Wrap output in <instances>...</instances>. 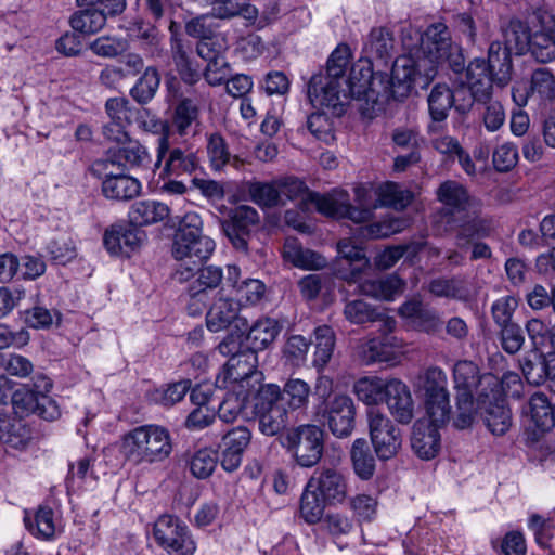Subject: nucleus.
Segmentation results:
<instances>
[{"label":"nucleus","mask_w":555,"mask_h":555,"mask_svg":"<svg viewBox=\"0 0 555 555\" xmlns=\"http://www.w3.org/2000/svg\"><path fill=\"white\" fill-rule=\"evenodd\" d=\"M421 47L413 53L398 56L391 76L373 72V65H387L392 57L395 39L385 27L373 28L363 47L367 64L350 63V49L339 44L330 55L324 72L313 75L308 83V98L314 108L326 109L335 116L345 113L350 101H354L360 113L374 118L385 109L390 99L403 100L414 87L425 89L438 73L439 64H448L454 72L464 69L465 60L461 48L451 41L448 27L442 23L430 25L418 37Z\"/></svg>","instance_id":"f257e3e1"},{"label":"nucleus","mask_w":555,"mask_h":555,"mask_svg":"<svg viewBox=\"0 0 555 555\" xmlns=\"http://www.w3.org/2000/svg\"><path fill=\"white\" fill-rule=\"evenodd\" d=\"M455 389V412L453 426L466 429L473 425L477 416L476 403L485 398H495L499 380L491 374L480 375L478 366L467 360L459 361L453 367Z\"/></svg>","instance_id":"f03ea898"},{"label":"nucleus","mask_w":555,"mask_h":555,"mask_svg":"<svg viewBox=\"0 0 555 555\" xmlns=\"http://www.w3.org/2000/svg\"><path fill=\"white\" fill-rule=\"evenodd\" d=\"M203 221L198 214L186 212L177 230L171 254L176 266L171 278L183 283L193 278L215 249V242L202 234Z\"/></svg>","instance_id":"7ed1b4c3"},{"label":"nucleus","mask_w":555,"mask_h":555,"mask_svg":"<svg viewBox=\"0 0 555 555\" xmlns=\"http://www.w3.org/2000/svg\"><path fill=\"white\" fill-rule=\"evenodd\" d=\"M122 447L126 457L134 464L162 462L172 451L169 431L157 425L134 428L125 436Z\"/></svg>","instance_id":"20e7f679"},{"label":"nucleus","mask_w":555,"mask_h":555,"mask_svg":"<svg viewBox=\"0 0 555 555\" xmlns=\"http://www.w3.org/2000/svg\"><path fill=\"white\" fill-rule=\"evenodd\" d=\"M253 412L258 418L259 430L266 436H275L289 424L281 388L275 384H266L258 389L254 398Z\"/></svg>","instance_id":"39448f33"},{"label":"nucleus","mask_w":555,"mask_h":555,"mask_svg":"<svg viewBox=\"0 0 555 555\" xmlns=\"http://www.w3.org/2000/svg\"><path fill=\"white\" fill-rule=\"evenodd\" d=\"M424 405L427 422L443 427L451 420L450 395L446 373L433 366L426 370L423 378Z\"/></svg>","instance_id":"423d86ee"},{"label":"nucleus","mask_w":555,"mask_h":555,"mask_svg":"<svg viewBox=\"0 0 555 555\" xmlns=\"http://www.w3.org/2000/svg\"><path fill=\"white\" fill-rule=\"evenodd\" d=\"M285 446L293 452L296 463L306 468L315 466L324 449V433L315 425H300L286 433Z\"/></svg>","instance_id":"0eeeda50"},{"label":"nucleus","mask_w":555,"mask_h":555,"mask_svg":"<svg viewBox=\"0 0 555 555\" xmlns=\"http://www.w3.org/2000/svg\"><path fill=\"white\" fill-rule=\"evenodd\" d=\"M370 438L377 457L392 459L401 448V431L386 415L375 409L367 412Z\"/></svg>","instance_id":"6e6552de"},{"label":"nucleus","mask_w":555,"mask_h":555,"mask_svg":"<svg viewBox=\"0 0 555 555\" xmlns=\"http://www.w3.org/2000/svg\"><path fill=\"white\" fill-rule=\"evenodd\" d=\"M153 533L157 543L171 555H193L195 552L196 546L188 527L177 517L160 516L154 525Z\"/></svg>","instance_id":"1a4fd4ad"},{"label":"nucleus","mask_w":555,"mask_h":555,"mask_svg":"<svg viewBox=\"0 0 555 555\" xmlns=\"http://www.w3.org/2000/svg\"><path fill=\"white\" fill-rule=\"evenodd\" d=\"M92 172L102 179V193L108 199L130 201L141 191V183L135 178L125 175L108 163L96 160Z\"/></svg>","instance_id":"9d476101"},{"label":"nucleus","mask_w":555,"mask_h":555,"mask_svg":"<svg viewBox=\"0 0 555 555\" xmlns=\"http://www.w3.org/2000/svg\"><path fill=\"white\" fill-rule=\"evenodd\" d=\"M99 160L108 163L109 166L119 171H125L126 169H152L155 171L157 169L154 167V163H152V157L146 146L132 139H129L122 145L109 149L106 155Z\"/></svg>","instance_id":"9b49d317"},{"label":"nucleus","mask_w":555,"mask_h":555,"mask_svg":"<svg viewBox=\"0 0 555 555\" xmlns=\"http://www.w3.org/2000/svg\"><path fill=\"white\" fill-rule=\"evenodd\" d=\"M234 324L237 332L245 334L248 328L246 318L240 315V304L227 297L217 298L206 314V325L210 332H220Z\"/></svg>","instance_id":"f8f14e48"},{"label":"nucleus","mask_w":555,"mask_h":555,"mask_svg":"<svg viewBox=\"0 0 555 555\" xmlns=\"http://www.w3.org/2000/svg\"><path fill=\"white\" fill-rule=\"evenodd\" d=\"M321 214L332 218H347L354 223H365L373 217V206H353L349 203L348 194L344 191L326 194V198H321Z\"/></svg>","instance_id":"ddd939ff"},{"label":"nucleus","mask_w":555,"mask_h":555,"mask_svg":"<svg viewBox=\"0 0 555 555\" xmlns=\"http://www.w3.org/2000/svg\"><path fill=\"white\" fill-rule=\"evenodd\" d=\"M354 403L346 395H337L330 400L323 414L328 429L338 438L351 435L354 428Z\"/></svg>","instance_id":"4468645a"},{"label":"nucleus","mask_w":555,"mask_h":555,"mask_svg":"<svg viewBox=\"0 0 555 555\" xmlns=\"http://www.w3.org/2000/svg\"><path fill=\"white\" fill-rule=\"evenodd\" d=\"M145 238V233L134 224H116L106 230L104 246L112 255L129 257Z\"/></svg>","instance_id":"2eb2a0df"},{"label":"nucleus","mask_w":555,"mask_h":555,"mask_svg":"<svg viewBox=\"0 0 555 555\" xmlns=\"http://www.w3.org/2000/svg\"><path fill=\"white\" fill-rule=\"evenodd\" d=\"M308 487L319 491L330 502H341L347 495V480L339 470L322 467L314 470L308 480Z\"/></svg>","instance_id":"dca6fc26"},{"label":"nucleus","mask_w":555,"mask_h":555,"mask_svg":"<svg viewBox=\"0 0 555 555\" xmlns=\"http://www.w3.org/2000/svg\"><path fill=\"white\" fill-rule=\"evenodd\" d=\"M385 402L391 416L400 424H409L414 417V401L410 388L400 379L388 380Z\"/></svg>","instance_id":"f3484780"},{"label":"nucleus","mask_w":555,"mask_h":555,"mask_svg":"<svg viewBox=\"0 0 555 555\" xmlns=\"http://www.w3.org/2000/svg\"><path fill=\"white\" fill-rule=\"evenodd\" d=\"M479 413L489 428V430L496 436L504 435L512 425V414L509 409L505 405V400L502 398L500 386L495 398H485L483 402L476 403Z\"/></svg>","instance_id":"a211bd4d"},{"label":"nucleus","mask_w":555,"mask_h":555,"mask_svg":"<svg viewBox=\"0 0 555 555\" xmlns=\"http://www.w3.org/2000/svg\"><path fill=\"white\" fill-rule=\"evenodd\" d=\"M199 167V158L196 153L182 147H170L168 140V150L164 153L160 165L159 179L171 176H191Z\"/></svg>","instance_id":"6ab92c4d"},{"label":"nucleus","mask_w":555,"mask_h":555,"mask_svg":"<svg viewBox=\"0 0 555 555\" xmlns=\"http://www.w3.org/2000/svg\"><path fill=\"white\" fill-rule=\"evenodd\" d=\"M441 427L429 424L426 420L414 423L411 436V447L422 460L434 459L440 450Z\"/></svg>","instance_id":"aec40b11"},{"label":"nucleus","mask_w":555,"mask_h":555,"mask_svg":"<svg viewBox=\"0 0 555 555\" xmlns=\"http://www.w3.org/2000/svg\"><path fill=\"white\" fill-rule=\"evenodd\" d=\"M138 127L149 133L158 134L156 146L155 168H159L163 163L164 153L168 150V139L170 138V126L168 121L162 120L156 114L146 108H135L133 119Z\"/></svg>","instance_id":"412c9836"},{"label":"nucleus","mask_w":555,"mask_h":555,"mask_svg":"<svg viewBox=\"0 0 555 555\" xmlns=\"http://www.w3.org/2000/svg\"><path fill=\"white\" fill-rule=\"evenodd\" d=\"M466 82L474 101L486 103L492 94V74L482 59L473 60L466 68Z\"/></svg>","instance_id":"4be33fe9"},{"label":"nucleus","mask_w":555,"mask_h":555,"mask_svg":"<svg viewBox=\"0 0 555 555\" xmlns=\"http://www.w3.org/2000/svg\"><path fill=\"white\" fill-rule=\"evenodd\" d=\"M427 102L429 114L434 121H443L453 105L462 114L468 112L472 106V102L456 104L454 93L444 83H438L431 89Z\"/></svg>","instance_id":"5701e85b"},{"label":"nucleus","mask_w":555,"mask_h":555,"mask_svg":"<svg viewBox=\"0 0 555 555\" xmlns=\"http://www.w3.org/2000/svg\"><path fill=\"white\" fill-rule=\"evenodd\" d=\"M337 251L340 270L349 271V273L344 274V279L357 281L358 276L369 268L370 261L363 248L356 245L351 240L339 241Z\"/></svg>","instance_id":"b1692460"},{"label":"nucleus","mask_w":555,"mask_h":555,"mask_svg":"<svg viewBox=\"0 0 555 555\" xmlns=\"http://www.w3.org/2000/svg\"><path fill=\"white\" fill-rule=\"evenodd\" d=\"M278 185L282 199L283 196L289 201L300 199V208L302 210H309L311 206H314L321 212L319 199L326 198V195L310 191L302 180L296 177H285L278 179Z\"/></svg>","instance_id":"393cba45"},{"label":"nucleus","mask_w":555,"mask_h":555,"mask_svg":"<svg viewBox=\"0 0 555 555\" xmlns=\"http://www.w3.org/2000/svg\"><path fill=\"white\" fill-rule=\"evenodd\" d=\"M512 53L500 41H494L489 47L486 64L492 74L494 83L499 87H505L512 80Z\"/></svg>","instance_id":"a878e982"},{"label":"nucleus","mask_w":555,"mask_h":555,"mask_svg":"<svg viewBox=\"0 0 555 555\" xmlns=\"http://www.w3.org/2000/svg\"><path fill=\"white\" fill-rule=\"evenodd\" d=\"M283 256L286 261L302 269L319 270L326 264L324 257L313 250L304 248L294 237L286 238L283 246Z\"/></svg>","instance_id":"bb28decb"},{"label":"nucleus","mask_w":555,"mask_h":555,"mask_svg":"<svg viewBox=\"0 0 555 555\" xmlns=\"http://www.w3.org/2000/svg\"><path fill=\"white\" fill-rule=\"evenodd\" d=\"M361 294L379 299L393 300L404 289V282L395 274L376 280H365L359 285Z\"/></svg>","instance_id":"cd10ccee"},{"label":"nucleus","mask_w":555,"mask_h":555,"mask_svg":"<svg viewBox=\"0 0 555 555\" xmlns=\"http://www.w3.org/2000/svg\"><path fill=\"white\" fill-rule=\"evenodd\" d=\"M169 207L160 202L141 201L134 203L129 211L130 222L137 227L163 221L169 216Z\"/></svg>","instance_id":"c85d7f7f"},{"label":"nucleus","mask_w":555,"mask_h":555,"mask_svg":"<svg viewBox=\"0 0 555 555\" xmlns=\"http://www.w3.org/2000/svg\"><path fill=\"white\" fill-rule=\"evenodd\" d=\"M555 362V353L547 356L540 354L537 361L525 359L521 363V371L526 380L531 385H541L550 379V385H554L555 372L551 369V363Z\"/></svg>","instance_id":"c756f323"},{"label":"nucleus","mask_w":555,"mask_h":555,"mask_svg":"<svg viewBox=\"0 0 555 555\" xmlns=\"http://www.w3.org/2000/svg\"><path fill=\"white\" fill-rule=\"evenodd\" d=\"M245 189L249 198L261 208H272L285 204L281 198L278 180L271 182L248 181Z\"/></svg>","instance_id":"7c9ffc66"},{"label":"nucleus","mask_w":555,"mask_h":555,"mask_svg":"<svg viewBox=\"0 0 555 555\" xmlns=\"http://www.w3.org/2000/svg\"><path fill=\"white\" fill-rule=\"evenodd\" d=\"M279 323L270 318L260 319L255 322L247 331V340L250 350L256 352L266 349L272 344L280 333Z\"/></svg>","instance_id":"2f4dec72"},{"label":"nucleus","mask_w":555,"mask_h":555,"mask_svg":"<svg viewBox=\"0 0 555 555\" xmlns=\"http://www.w3.org/2000/svg\"><path fill=\"white\" fill-rule=\"evenodd\" d=\"M256 360V353L251 350L230 358L224 364V382L238 383L249 378L255 373Z\"/></svg>","instance_id":"473e14b6"},{"label":"nucleus","mask_w":555,"mask_h":555,"mask_svg":"<svg viewBox=\"0 0 555 555\" xmlns=\"http://www.w3.org/2000/svg\"><path fill=\"white\" fill-rule=\"evenodd\" d=\"M102 9H85L75 12L69 20V24L75 31L83 35H93L99 33L106 25L107 17Z\"/></svg>","instance_id":"72a5a7b5"},{"label":"nucleus","mask_w":555,"mask_h":555,"mask_svg":"<svg viewBox=\"0 0 555 555\" xmlns=\"http://www.w3.org/2000/svg\"><path fill=\"white\" fill-rule=\"evenodd\" d=\"M436 195L449 212L463 210L469 201L466 188L454 180L442 182L437 189Z\"/></svg>","instance_id":"f704fd0d"},{"label":"nucleus","mask_w":555,"mask_h":555,"mask_svg":"<svg viewBox=\"0 0 555 555\" xmlns=\"http://www.w3.org/2000/svg\"><path fill=\"white\" fill-rule=\"evenodd\" d=\"M527 413L532 425L541 433L547 431L554 426L553 403L542 392L531 396Z\"/></svg>","instance_id":"c9c22d12"},{"label":"nucleus","mask_w":555,"mask_h":555,"mask_svg":"<svg viewBox=\"0 0 555 555\" xmlns=\"http://www.w3.org/2000/svg\"><path fill=\"white\" fill-rule=\"evenodd\" d=\"M350 457L353 470L359 478L369 480L374 476L376 461L365 439L358 438L353 441Z\"/></svg>","instance_id":"e433bc0d"},{"label":"nucleus","mask_w":555,"mask_h":555,"mask_svg":"<svg viewBox=\"0 0 555 555\" xmlns=\"http://www.w3.org/2000/svg\"><path fill=\"white\" fill-rule=\"evenodd\" d=\"M199 107L191 99H182L173 108L171 125L180 135H186L193 126L198 125Z\"/></svg>","instance_id":"4c0bfd02"},{"label":"nucleus","mask_w":555,"mask_h":555,"mask_svg":"<svg viewBox=\"0 0 555 555\" xmlns=\"http://www.w3.org/2000/svg\"><path fill=\"white\" fill-rule=\"evenodd\" d=\"M503 47L515 54H524L530 46L531 34L526 23L519 20H512L503 28Z\"/></svg>","instance_id":"58836bf2"},{"label":"nucleus","mask_w":555,"mask_h":555,"mask_svg":"<svg viewBox=\"0 0 555 555\" xmlns=\"http://www.w3.org/2000/svg\"><path fill=\"white\" fill-rule=\"evenodd\" d=\"M388 380L380 377H362L353 385V392L357 398L367 405H375L385 397Z\"/></svg>","instance_id":"ea45409f"},{"label":"nucleus","mask_w":555,"mask_h":555,"mask_svg":"<svg viewBox=\"0 0 555 555\" xmlns=\"http://www.w3.org/2000/svg\"><path fill=\"white\" fill-rule=\"evenodd\" d=\"M376 193L377 206H387L397 210L404 209L413 199L412 192L393 182L379 185Z\"/></svg>","instance_id":"a19ab883"},{"label":"nucleus","mask_w":555,"mask_h":555,"mask_svg":"<svg viewBox=\"0 0 555 555\" xmlns=\"http://www.w3.org/2000/svg\"><path fill=\"white\" fill-rule=\"evenodd\" d=\"M172 60L178 74L188 85L196 83L201 78V70L197 65L191 61L184 46L180 40H176L171 46Z\"/></svg>","instance_id":"79ce46f5"},{"label":"nucleus","mask_w":555,"mask_h":555,"mask_svg":"<svg viewBox=\"0 0 555 555\" xmlns=\"http://www.w3.org/2000/svg\"><path fill=\"white\" fill-rule=\"evenodd\" d=\"M160 76L155 67H147L137 83L131 88L130 95L139 104L149 103L156 94Z\"/></svg>","instance_id":"37998d69"},{"label":"nucleus","mask_w":555,"mask_h":555,"mask_svg":"<svg viewBox=\"0 0 555 555\" xmlns=\"http://www.w3.org/2000/svg\"><path fill=\"white\" fill-rule=\"evenodd\" d=\"M429 292L437 297L451 298L465 301L469 297V292L463 280L452 278H438L433 280L428 286Z\"/></svg>","instance_id":"c03bdc74"},{"label":"nucleus","mask_w":555,"mask_h":555,"mask_svg":"<svg viewBox=\"0 0 555 555\" xmlns=\"http://www.w3.org/2000/svg\"><path fill=\"white\" fill-rule=\"evenodd\" d=\"M528 51L540 63H547L555 59V38L547 26L531 35Z\"/></svg>","instance_id":"a18cd8bd"},{"label":"nucleus","mask_w":555,"mask_h":555,"mask_svg":"<svg viewBox=\"0 0 555 555\" xmlns=\"http://www.w3.org/2000/svg\"><path fill=\"white\" fill-rule=\"evenodd\" d=\"M361 361L369 365L375 362H388L393 359L391 346L385 339L372 338L359 347Z\"/></svg>","instance_id":"49530a36"},{"label":"nucleus","mask_w":555,"mask_h":555,"mask_svg":"<svg viewBox=\"0 0 555 555\" xmlns=\"http://www.w3.org/2000/svg\"><path fill=\"white\" fill-rule=\"evenodd\" d=\"M325 501L326 500L319 496L314 489L309 488L308 485L306 486V489L301 494L299 512L300 516L307 524L313 525L323 518Z\"/></svg>","instance_id":"de8ad7c7"},{"label":"nucleus","mask_w":555,"mask_h":555,"mask_svg":"<svg viewBox=\"0 0 555 555\" xmlns=\"http://www.w3.org/2000/svg\"><path fill=\"white\" fill-rule=\"evenodd\" d=\"M88 49L96 56L115 59L128 49V43L122 38L103 35L89 42Z\"/></svg>","instance_id":"09e8293b"},{"label":"nucleus","mask_w":555,"mask_h":555,"mask_svg":"<svg viewBox=\"0 0 555 555\" xmlns=\"http://www.w3.org/2000/svg\"><path fill=\"white\" fill-rule=\"evenodd\" d=\"M283 404L286 402L292 410L300 409L308 403L310 386L302 379H288L283 389Z\"/></svg>","instance_id":"8fccbe9b"},{"label":"nucleus","mask_w":555,"mask_h":555,"mask_svg":"<svg viewBox=\"0 0 555 555\" xmlns=\"http://www.w3.org/2000/svg\"><path fill=\"white\" fill-rule=\"evenodd\" d=\"M218 464L217 452L212 449L204 448L194 453L190 461V470L197 479L208 478Z\"/></svg>","instance_id":"3c124183"},{"label":"nucleus","mask_w":555,"mask_h":555,"mask_svg":"<svg viewBox=\"0 0 555 555\" xmlns=\"http://www.w3.org/2000/svg\"><path fill=\"white\" fill-rule=\"evenodd\" d=\"M315 351L314 363L324 366L331 359L335 346V335L330 326H319L314 331Z\"/></svg>","instance_id":"603ef678"},{"label":"nucleus","mask_w":555,"mask_h":555,"mask_svg":"<svg viewBox=\"0 0 555 555\" xmlns=\"http://www.w3.org/2000/svg\"><path fill=\"white\" fill-rule=\"evenodd\" d=\"M25 525L33 534L46 540L52 538L55 533L53 511L50 507H40L34 520L25 517Z\"/></svg>","instance_id":"864d4df0"},{"label":"nucleus","mask_w":555,"mask_h":555,"mask_svg":"<svg viewBox=\"0 0 555 555\" xmlns=\"http://www.w3.org/2000/svg\"><path fill=\"white\" fill-rule=\"evenodd\" d=\"M196 273H198V278L192 284L195 285L197 289L193 292L195 298L198 296L201 299L207 298V291L217 288L223 279L221 268L215 266L199 267Z\"/></svg>","instance_id":"5fc2aeb1"},{"label":"nucleus","mask_w":555,"mask_h":555,"mask_svg":"<svg viewBox=\"0 0 555 555\" xmlns=\"http://www.w3.org/2000/svg\"><path fill=\"white\" fill-rule=\"evenodd\" d=\"M530 90L540 99L552 101L555 99V76L547 68H538L531 75Z\"/></svg>","instance_id":"6e6d98bb"},{"label":"nucleus","mask_w":555,"mask_h":555,"mask_svg":"<svg viewBox=\"0 0 555 555\" xmlns=\"http://www.w3.org/2000/svg\"><path fill=\"white\" fill-rule=\"evenodd\" d=\"M526 331L534 350H540L552 344L553 326L541 319L532 318L526 322Z\"/></svg>","instance_id":"4d7b16f0"},{"label":"nucleus","mask_w":555,"mask_h":555,"mask_svg":"<svg viewBox=\"0 0 555 555\" xmlns=\"http://www.w3.org/2000/svg\"><path fill=\"white\" fill-rule=\"evenodd\" d=\"M491 230L490 222L481 217H474L464 222L457 233V246L463 247L475 237L488 236Z\"/></svg>","instance_id":"13d9d810"},{"label":"nucleus","mask_w":555,"mask_h":555,"mask_svg":"<svg viewBox=\"0 0 555 555\" xmlns=\"http://www.w3.org/2000/svg\"><path fill=\"white\" fill-rule=\"evenodd\" d=\"M29 440L28 429L21 423L11 424L10 421H1L0 441L14 448H23Z\"/></svg>","instance_id":"bf43d9fd"},{"label":"nucleus","mask_w":555,"mask_h":555,"mask_svg":"<svg viewBox=\"0 0 555 555\" xmlns=\"http://www.w3.org/2000/svg\"><path fill=\"white\" fill-rule=\"evenodd\" d=\"M344 314L348 321L354 324L374 322L379 313L365 301L358 299L346 304Z\"/></svg>","instance_id":"052dcab7"},{"label":"nucleus","mask_w":555,"mask_h":555,"mask_svg":"<svg viewBox=\"0 0 555 555\" xmlns=\"http://www.w3.org/2000/svg\"><path fill=\"white\" fill-rule=\"evenodd\" d=\"M105 109L112 121L118 125H130L135 107H132L125 98H112L106 101Z\"/></svg>","instance_id":"680f3d73"},{"label":"nucleus","mask_w":555,"mask_h":555,"mask_svg":"<svg viewBox=\"0 0 555 555\" xmlns=\"http://www.w3.org/2000/svg\"><path fill=\"white\" fill-rule=\"evenodd\" d=\"M259 221L258 211L247 205H241L231 210L229 219L223 222L227 225H233L238 231L245 230L249 232L251 225Z\"/></svg>","instance_id":"e2e57ef3"},{"label":"nucleus","mask_w":555,"mask_h":555,"mask_svg":"<svg viewBox=\"0 0 555 555\" xmlns=\"http://www.w3.org/2000/svg\"><path fill=\"white\" fill-rule=\"evenodd\" d=\"M207 153L212 169H222L230 160L231 154L227 143L220 134H211L208 139Z\"/></svg>","instance_id":"0e129e2a"},{"label":"nucleus","mask_w":555,"mask_h":555,"mask_svg":"<svg viewBox=\"0 0 555 555\" xmlns=\"http://www.w3.org/2000/svg\"><path fill=\"white\" fill-rule=\"evenodd\" d=\"M518 306V300L514 296H504L492 304L491 313L493 321L499 327L514 324L513 314Z\"/></svg>","instance_id":"69168bd1"},{"label":"nucleus","mask_w":555,"mask_h":555,"mask_svg":"<svg viewBox=\"0 0 555 555\" xmlns=\"http://www.w3.org/2000/svg\"><path fill=\"white\" fill-rule=\"evenodd\" d=\"M494 168L500 172H506L513 169L518 162V150L513 143L505 142L499 145L492 155Z\"/></svg>","instance_id":"338daca9"},{"label":"nucleus","mask_w":555,"mask_h":555,"mask_svg":"<svg viewBox=\"0 0 555 555\" xmlns=\"http://www.w3.org/2000/svg\"><path fill=\"white\" fill-rule=\"evenodd\" d=\"M203 76L208 85L221 86L231 76V66L224 57L207 61Z\"/></svg>","instance_id":"774afa93"}]
</instances>
